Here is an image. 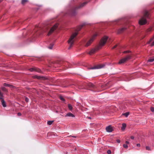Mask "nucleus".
<instances>
[{
  "label": "nucleus",
  "mask_w": 154,
  "mask_h": 154,
  "mask_svg": "<svg viewBox=\"0 0 154 154\" xmlns=\"http://www.w3.org/2000/svg\"><path fill=\"white\" fill-rule=\"evenodd\" d=\"M108 38V37L104 36L101 39L99 46L96 48L92 49L89 52L88 54L91 55L95 53L97 51L99 50L106 44Z\"/></svg>",
  "instance_id": "obj_1"
},
{
  "label": "nucleus",
  "mask_w": 154,
  "mask_h": 154,
  "mask_svg": "<svg viewBox=\"0 0 154 154\" xmlns=\"http://www.w3.org/2000/svg\"><path fill=\"white\" fill-rule=\"evenodd\" d=\"M149 14L148 12L146 10H144L143 11V16L139 21V23L141 25H143L147 23L146 19L149 18Z\"/></svg>",
  "instance_id": "obj_2"
},
{
  "label": "nucleus",
  "mask_w": 154,
  "mask_h": 154,
  "mask_svg": "<svg viewBox=\"0 0 154 154\" xmlns=\"http://www.w3.org/2000/svg\"><path fill=\"white\" fill-rule=\"evenodd\" d=\"M78 33L75 32L71 36L70 38L68 41V43L69 45V46L68 48V49H69L73 45L74 42V38L77 35Z\"/></svg>",
  "instance_id": "obj_3"
},
{
  "label": "nucleus",
  "mask_w": 154,
  "mask_h": 154,
  "mask_svg": "<svg viewBox=\"0 0 154 154\" xmlns=\"http://www.w3.org/2000/svg\"><path fill=\"white\" fill-rule=\"evenodd\" d=\"M105 66V65L104 64H100L94 66L93 67L88 68V69L90 70L100 69L104 68Z\"/></svg>",
  "instance_id": "obj_4"
},
{
  "label": "nucleus",
  "mask_w": 154,
  "mask_h": 154,
  "mask_svg": "<svg viewBox=\"0 0 154 154\" xmlns=\"http://www.w3.org/2000/svg\"><path fill=\"white\" fill-rule=\"evenodd\" d=\"M97 35L98 34L97 33L94 34L91 37V38L87 42L85 46L88 47L90 45Z\"/></svg>",
  "instance_id": "obj_5"
},
{
  "label": "nucleus",
  "mask_w": 154,
  "mask_h": 154,
  "mask_svg": "<svg viewBox=\"0 0 154 154\" xmlns=\"http://www.w3.org/2000/svg\"><path fill=\"white\" fill-rule=\"evenodd\" d=\"M131 57L129 55H128L125 57L121 59L119 62V64L124 63L128 60L131 59Z\"/></svg>",
  "instance_id": "obj_6"
},
{
  "label": "nucleus",
  "mask_w": 154,
  "mask_h": 154,
  "mask_svg": "<svg viewBox=\"0 0 154 154\" xmlns=\"http://www.w3.org/2000/svg\"><path fill=\"white\" fill-rule=\"evenodd\" d=\"M58 25L57 23L55 24L50 29L48 33V35H50L57 28Z\"/></svg>",
  "instance_id": "obj_7"
},
{
  "label": "nucleus",
  "mask_w": 154,
  "mask_h": 154,
  "mask_svg": "<svg viewBox=\"0 0 154 154\" xmlns=\"http://www.w3.org/2000/svg\"><path fill=\"white\" fill-rule=\"evenodd\" d=\"M29 70L31 72L35 71L38 72H41V71L40 69L35 67L29 69Z\"/></svg>",
  "instance_id": "obj_8"
},
{
  "label": "nucleus",
  "mask_w": 154,
  "mask_h": 154,
  "mask_svg": "<svg viewBox=\"0 0 154 154\" xmlns=\"http://www.w3.org/2000/svg\"><path fill=\"white\" fill-rule=\"evenodd\" d=\"M106 131L109 132H111L113 130L111 125H109L106 128Z\"/></svg>",
  "instance_id": "obj_9"
},
{
  "label": "nucleus",
  "mask_w": 154,
  "mask_h": 154,
  "mask_svg": "<svg viewBox=\"0 0 154 154\" xmlns=\"http://www.w3.org/2000/svg\"><path fill=\"white\" fill-rule=\"evenodd\" d=\"M127 28L126 27H124L119 29L118 31V33L120 34L123 32Z\"/></svg>",
  "instance_id": "obj_10"
},
{
  "label": "nucleus",
  "mask_w": 154,
  "mask_h": 154,
  "mask_svg": "<svg viewBox=\"0 0 154 154\" xmlns=\"http://www.w3.org/2000/svg\"><path fill=\"white\" fill-rule=\"evenodd\" d=\"M1 100V102L2 104V106L4 107H6L7 106L6 105V103L4 100L3 97H0V100Z\"/></svg>",
  "instance_id": "obj_11"
},
{
  "label": "nucleus",
  "mask_w": 154,
  "mask_h": 154,
  "mask_svg": "<svg viewBox=\"0 0 154 154\" xmlns=\"http://www.w3.org/2000/svg\"><path fill=\"white\" fill-rule=\"evenodd\" d=\"M153 41L151 43L150 45L151 46H153L154 45V35L153 37L151 38L150 40L148 42V44H150L151 42Z\"/></svg>",
  "instance_id": "obj_12"
},
{
  "label": "nucleus",
  "mask_w": 154,
  "mask_h": 154,
  "mask_svg": "<svg viewBox=\"0 0 154 154\" xmlns=\"http://www.w3.org/2000/svg\"><path fill=\"white\" fill-rule=\"evenodd\" d=\"M88 3V2H85L79 6L75 7V9L80 8L84 6L85 5L87 4Z\"/></svg>",
  "instance_id": "obj_13"
},
{
  "label": "nucleus",
  "mask_w": 154,
  "mask_h": 154,
  "mask_svg": "<svg viewBox=\"0 0 154 154\" xmlns=\"http://www.w3.org/2000/svg\"><path fill=\"white\" fill-rule=\"evenodd\" d=\"M32 78L33 79H43L44 77L42 76H39L37 75H35L32 76Z\"/></svg>",
  "instance_id": "obj_14"
},
{
  "label": "nucleus",
  "mask_w": 154,
  "mask_h": 154,
  "mask_svg": "<svg viewBox=\"0 0 154 154\" xmlns=\"http://www.w3.org/2000/svg\"><path fill=\"white\" fill-rule=\"evenodd\" d=\"M65 117H74L75 116L71 112L67 113L65 116Z\"/></svg>",
  "instance_id": "obj_15"
},
{
  "label": "nucleus",
  "mask_w": 154,
  "mask_h": 154,
  "mask_svg": "<svg viewBox=\"0 0 154 154\" xmlns=\"http://www.w3.org/2000/svg\"><path fill=\"white\" fill-rule=\"evenodd\" d=\"M126 127V124L123 123L122 124V126L121 127V129L122 131H124Z\"/></svg>",
  "instance_id": "obj_16"
},
{
  "label": "nucleus",
  "mask_w": 154,
  "mask_h": 154,
  "mask_svg": "<svg viewBox=\"0 0 154 154\" xmlns=\"http://www.w3.org/2000/svg\"><path fill=\"white\" fill-rule=\"evenodd\" d=\"M75 11L74 10H71L70 12V14L72 15H74L75 14Z\"/></svg>",
  "instance_id": "obj_17"
},
{
  "label": "nucleus",
  "mask_w": 154,
  "mask_h": 154,
  "mask_svg": "<svg viewBox=\"0 0 154 154\" xmlns=\"http://www.w3.org/2000/svg\"><path fill=\"white\" fill-rule=\"evenodd\" d=\"M88 86L90 87L94 88L95 87V85L91 83H89L88 84Z\"/></svg>",
  "instance_id": "obj_18"
},
{
  "label": "nucleus",
  "mask_w": 154,
  "mask_h": 154,
  "mask_svg": "<svg viewBox=\"0 0 154 154\" xmlns=\"http://www.w3.org/2000/svg\"><path fill=\"white\" fill-rule=\"evenodd\" d=\"M27 2H28V0H22L21 2V3L22 4L24 5Z\"/></svg>",
  "instance_id": "obj_19"
},
{
  "label": "nucleus",
  "mask_w": 154,
  "mask_h": 154,
  "mask_svg": "<svg viewBox=\"0 0 154 154\" xmlns=\"http://www.w3.org/2000/svg\"><path fill=\"white\" fill-rule=\"evenodd\" d=\"M129 114V112H126V113L122 114V115L125 116L126 117H127L128 116V115Z\"/></svg>",
  "instance_id": "obj_20"
},
{
  "label": "nucleus",
  "mask_w": 154,
  "mask_h": 154,
  "mask_svg": "<svg viewBox=\"0 0 154 154\" xmlns=\"http://www.w3.org/2000/svg\"><path fill=\"white\" fill-rule=\"evenodd\" d=\"M84 26V24H82L81 25H80V26H79L78 29H77V30L79 31L81 30V29L82 28L83 26Z\"/></svg>",
  "instance_id": "obj_21"
},
{
  "label": "nucleus",
  "mask_w": 154,
  "mask_h": 154,
  "mask_svg": "<svg viewBox=\"0 0 154 154\" xmlns=\"http://www.w3.org/2000/svg\"><path fill=\"white\" fill-rule=\"evenodd\" d=\"M68 107L70 110H72V107L70 104H68Z\"/></svg>",
  "instance_id": "obj_22"
},
{
  "label": "nucleus",
  "mask_w": 154,
  "mask_h": 154,
  "mask_svg": "<svg viewBox=\"0 0 154 154\" xmlns=\"http://www.w3.org/2000/svg\"><path fill=\"white\" fill-rule=\"evenodd\" d=\"M54 45V44L53 43L51 44L48 47V48L50 49H52Z\"/></svg>",
  "instance_id": "obj_23"
},
{
  "label": "nucleus",
  "mask_w": 154,
  "mask_h": 154,
  "mask_svg": "<svg viewBox=\"0 0 154 154\" xmlns=\"http://www.w3.org/2000/svg\"><path fill=\"white\" fill-rule=\"evenodd\" d=\"M1 89L2 91L5 92H7V91L6 88L4 87H1Z\"/></svg>",
  "instance_id": "obj_24"
},
{
  "label": "nucleus",
  "mask_w": 154,
  "mask_h": 154,
  "mask_svg": "<svg viewBox=\"0 0 154 154\" xmlns=\"http://www.w3.org/2000/svg\"><path fill=\"white\" fill-rule=\"evenodd\" d=\"M4 85L5 86H7L9 87H11L12 86L11 85H9L6 83H4Z\"/></svg>",
  "instance_id": "obj_25"
},
{
  "label": "nucleus",
  "mask_w": 154,
  "mask_h": 154,
  "mask_svg": "<svg viewBox=\"0 0 154 154\" xmlns=\"http://www.w3.org/2000/svg\"><path fill=\"white\" fill-rule=\"evenodd\" d=\"M60 98L62 101H63V102H64L65 101V99L62 96H60Z\"/></svg>",
  "instance_id": "obj_26"
},
{
  "label": "nucleus",
  "mask_w": 154,
  "mask_h": 154,
  "mask_svg": "<svg viewBox=\"0 0 154 154\" xmlns=\"http://www.w3.org/2000/svg\"><path fill=\"white\" fill-rule=\"evenodd\" d=\"M53 122V121H49L47 122V124L49 125H50L52 124Z\"/></svg>",
  "instance_id": "obj_27"
},
{
  "label": "nucleus",
  "mask_w": 154,
  "mask_h": 154,
  "mask_svg": "<svg viewBox=\"0 0 154 154\" xmlns=\"http://www.w3.org/2000/svg\"><path fill=\"white\" fill-rule=\"evenodd\" d=\"M154 61V59H150L148 60L147 62H152Z\"/></svg>",
  "instance_id": "obj_28"
},
{
  "label": "nucleus",
  "mask_w": 154,
  "mask_h": 154,
  "mask_svg": "<svg viewBox=\"0 0 154 154\" xmlns=\"http://www.w3.org/2000/svg\"><path fill=\"white\" fill-rule=\"evenodd\" d=\"M29 99L28 97H25V100L26 102H28L29 101Z\"/></svg>",
  "instance_id": "obj_29"
},
{
  "label": "nucleus",
  "mask_w": 154,
  "mask_h": 154,
  "mask_svg": "<svg viewBox=\"0 0 154 154\" xmlns=\"http://www.w3.org/2000/svg\"><path fill=\"white\" fill-rule=\"evenodd\" d=\"M152 27H150L147 30V32H150L152 30Z\"/></svg>",
  "instance_id": "obj_30"
},
{
  "label": "nucleus",
  "mask_w": 154,
  "mask_h": 154,
  "mask_svg": "<svg viewBox=\"0 0 154 154\" xmlns=\"http://www.w3.org/2000/svg\"><path fill=\"white\" fill-rule=\"evenodd\" d=\"M123 146L124 148L127 149L128 148V146L127 144H124L123 145Z\"/></svg>",
  "instance_id": "obj_31"
},
{
  "label": "nucleus",
  "mask_w": 154,
  "mask_h": 154,
  "mask_svg": "<svg viewBox=\"0 0 154 154\" xmlns=\"http://www.w3.org/2000/svg\"><path fill=\"white\" fill-rule=\"evenodd\" d=\"M151 111L153 112H154V107H151L150 108Z\"/></svg>",
  "instance_id": "obj_32"
},
{
  "label": "nucleus",
  "mask_w": 154,
  "mask_h": 154,
  "mask_svg": "<svg viewBox=\"0 0 154 154\" xmlns=\"http://www.w3.org/2000/svg\"><path fill=\"white\" fill-rule=\"evenodd\" d=\"M107 152L108 154H111V151L110 150H108L107 151Z\"/></svg>",
  "instance_id": "obj_33"
},
{
  "label": "nucleus",
  "mask_w": 154,
  "mask_h": 154,
  "mask_svg": "<svg viewBox=\"0 0 154 154\" xmlns=\"http://www.w3.org/2000/svg\"><path fill=\"white\" fill-rule=\"evenodd\" d=\"M146 149L147 150H150V147L148 146H146Z\"/></svg>",
  "instance_id": "obj_34"
},
{
  "label": "nucleus",
  "mask_w": 154,
  "mask_h": 154,
  "mask_svg": "<svg viewBox=\"0 0 154 154\" xmlns=\"http://www.w3.org/2000/svg\"><path fill=\"white\" fill-rule=\"evenodd\" d=\"M0 97H3V94L2 93V92H1V91H0Z\"/></svg>",
  "instance_id": "obj_35"
},
{
  "label": "nucleus",
  "mask_w": 154,
  "mask_h": 154,
  "mask_svg": "<svg viewBox=\"0 0 154 154\" xmlns=\"http://www.w3.org/2000/svg\"><path fill=\"white\" fill-rule=\"evenodd\" d=\"M129 52H130V51H124L123 53H129Z\"/></svg>",
  "instance_id": "obj_36"
},
{
  "label": "nucleus",
  "mask_w": 154,
  "mask_h": 154,
  "mask_svg": "<svg viewBox=\"0 0 154 154\" xmlns=\"http://www.w3.org/2000/svg\"><path fill=\"white\" fill-rule=\"evenodd\" d=\"M72 137L74 138H76V136H71V135H70V136H68V137Z\"/></svg>",
  "instance_id": "obj_37"
},
{
  "label": "nucleus",
  "mask_w": 154,
  "mask_h": 154,
  "mask_svg": "<svg viewBox=\"0 0 154 154\" xmlns=\"http://www.w3.org/2000/svg\"><path fill=\"white\" fill-rule=\"evenodd\" d=\"M17 115L19 116H21V114L20 112H18L17 113Z\"/></svg>",
  "instance_id": "obj_38"
},
{
  "label": "nucleus",
  "mask_w": 154,
  "mask_h": 154,
  "mask_svg": "<svg viewBox=\"0 0 154 154\" xmlns=\"http://www.w3.org/2000/svg\"><path fill=\"white\" fill-rule=\"evenodd\" d=\"M117 46V45H115L114 46H113L112 48V49H115V48H116Z\"/></svg>",
  "instance_id": "obj_39"
},
{
  "label": "nucleus",
  "mask_w": 154,
  "mask_h": 154,
  "mask_svg": "<svg viewBox=\"0 0 154 154\" xmlns=\"http://www.w3.org/2000/svg\"><path fill=\"white\" fill-rule=\"evenodd\" d=\"M116 141L118 143H120V141L119 140H116Z\"/></svg>",
  "instance_id": "obj_40"
},
{
  "label": "nucleus",
  "mask_w": 154,
  "mask_h": 154,
  "mask_svg": "<svg viewBox=\"0 0 154 154\" xmlns=\"http://www.w3.org/2000/svg\"><path fill=\"white\" fill-rule=\"evenodd\" d=\"M137 146L138 147H140V144L139 143H137Z\"/></svg>",
  "instance_id": "obj_41"
},
{
  "label": "nucleus",
  "mask_w": 154,
  "mask_h": 154,
  "mask_svg": "<svg viewBox=\"0 0 154 154\" xmlns=\"http://www.w3.org/2000/svg\"><path fill=\"white\" fill-rule=\"evenodd\" d=\"M131 139H134V137L133 136H131Z\"/></svg>",
  "instance_id": "obj_42"
},
{
  "label": "nucleus",
  "mask_w": 154,
  "mask_h": 154,
  "mask_svg": "<svg viewBox=\"0 0 154 154\" xmlns=\"http://www.w3.org/2000/svg\"><path fill=\"white\" fill-rule=\"evenodd\" d=\"M125 143H126V144H128L129 143V142L128 141H126L125 142Z\"/></svg>",
  "instance_id": "obj_43"
},
{
  "label": "nucleus",
  "mask_w": 154,
  "mask_h": 154,
  "mask_svg": "<svg viewBox=\"0 0 154 154\" xmlns=\"http://www.w3.org/2000/svg\"><path fill=\"white\" fill-rule=\"evenodd\" d=\"M88 118L89 119H91V118L90 117H88Z\"/></svg>",
  "instance_id": "obj_44"
},
{
  "label": "nucleus",
  "mask_w": 154,
  "mask_h": 154,
  "mask_svg": "<svg viewBox=\"0 0 154 154\" xmlns=\"http://www.w3.org/2000/svg\"><path fill=\"white\" fill-rule=\"evenodd\" d=\"M122 153V151H121V153Z\"/></svg>",
  "instance_id": "obj_45"
}]
</instances>
